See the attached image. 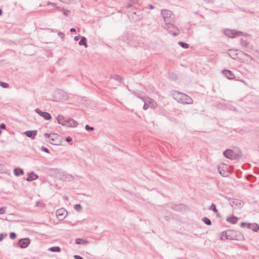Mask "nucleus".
<instances>
[{
  "mask_svg": "<svg viewBox=\"0 0 259 259\" xmlns=\"http://www.w3.org/2000/svg\"><path fill=\"white\" fill-rule=\"evenodd\" d=\"M161 15L162 16L164 22V28L169 30V33L173 36H177L179 34V29L173 24L174 21V15L172 12L168 10H161Z\"/></svg>",
  "mask_w": 259,
  "mask_h": 259,
  "instance_id": "nucleus-1",
  "label": "nucleus"
},
{
  "mask_svg": "<svg viewBox=\"0 0 259 259\" xmlns=\"http://www.w3.org/2000/svg\"><path fill=\"white\" fill-rule=\"evenodd\" d=\"M221 239L243 240V235L239 231L228 230L221 233Z\"/></svg>",
  "mask_w": 259,
  "mask_h": 259,
  "instance_id": "nucleus-2",
  "label": "nucleus"
},
{
  "mask_svg": "<svg viewBox=\"0 0 259 259\" xmlns=\"http://www.w3.org/2000/svg\"><path fill=\"white\" fill-rule=\"evenodd\" d=\"M172 95L174 98L180 103L191 104L193 103L192 99L185 94L175 92Z\"/></svg>",
  "mask_w": 259,
  "mask_h": 259,
  "instance_id": "nucleus-3",
  "label": "nucleus"
},
{
  "mask_svg": "<svg viewBox=\"0 0 259 259\" xmlns=\"http://www.w3.org/2000/svg\"><path fill=\"white\" fill-rule=\"evenodd\" d=\"M44 137L47 139L46 141L54 145H60L62 143V137L56 133H45Z\"/></svg>",
  "mask_w": 259,
  "mask_h": 259,
  "instance_id": "nucleus-4",
  "label": "nucleus"
},
{
  "mask_svg": "<svg viewBox=\"0 0 259 259\" xmlns=\"http://www.w3.org/2000/svg\"><path fill=\"white\" fill-rule=\"evenodd\" d=\"M224 34L230 38H235L239 36H246L247 34L240 31H237L235 30L225 29L224 30Z\"/></svg>",
  "mask_w": 259,
  "mask_h": 259,
  "instance_id": "nucleus-5",
  "label": "nucleus"
},
{
  "mask_svg": "<svg viewBox=\"0 0 259 259\" xmlns=\"http://www.w3.org/2000/svg\"><path fill=\"white\" fill-rule=\"evenodd\" d=\"M225 157L230 159H236L238 158V155L233 151L230 149H227L223 152Z\"/></svg>",
  "mask_w": 259,
  "mask_h": 259,
  "instance_id": "nucleus-6",
  "label": "nucleus"
},
{
  "mask_svg": "<svg viewBox=\"0 0 259 259\" xmlns=\"http://www.w3.org/2000/svg\"><path fill=\"white\" fill-rule=\"evenodd\" d=\"M242 227H244V225H247V228L252 230L255 232H258L259 230V226L257 224H250L248 223L242 222L240 224Z\"/></svg>",
  "mask_w": 259,
  "mask_h": 259,
  "instance_id": "nucleus-7",
  "label": "nucleus"
},
{
  "mask_svg": "<svg viewBox=\"0 0 259 259\" xmlns=\"http://www.w3.org/2000/svg\"><path fill=\"white\" fill-rule=\"evenodd\" d=\"M35 111L39 116L43 117L45 120H49L52 118L51 114L48 112L42 111L38 108L35 109Z\"/></svg>",
  "mask_w": 259,
  "mask_h": 259,
  "instance_id": "nucleus-8",
  "label": "nucleus"
},
{
  "mask_svg": "<svg viewBox=\"0 0 259 259\" xmlns=\"http://www.w3.org/2000/svg\"><path fill=\"white\" fill-rule=\"evenodd\" d=\"M30 243V240L28 238H22L19 240L18 246L22 248H26Z\"/></svg>",
  "mask_w": 259,
  "mask_h": 259,
  "instance_id": "nucleus-9",
  "label": "nucleus"
},
{
  "mask_svg": "<svg viewBox=\"0 0 259 259\" xmlns=\"http://www.w3.org/2000/svg\"><path fill=\"white\" fill-rule=\"evenodd\" d=\"M77 125V122L73 119L66 117L64 126L67 127H75Z\"/></svg>",
  "mask_w": 259,
  "mask_h": 259,
  "instance_id": "nucleus-10",
  "label": "nucleus"
},
{
  "mask_svg": "<svg viewBox=\"0 0 259 259\" xmlns=\"http://www.w3.org/2000/svg\"><path fill=\"white\" fill-rule=\"evenodd\" d=\"M60 179L63 181H71L74 179V177L70 174L63 172L60 175Z\"/></svg>",
  "mask_w": 259,
  "mask_h": 259,
  "instance_id": "nucleus-11",
  "label": "nucleus"
},
{
  "mask_svg": "<svg viewBox=\"0 0 259 259\" xmlns=\"http://www.w3.org/2000/svg\"><path fill=\"white\" fill-rule=\"evenodd\" d=\"M139 4L138 0H130L126 4L127 8H133L137 10V6Z\"/></svg>",
  "mask_w": 259,
  "mask_h": 259,
  "instance_id": "nucleus-12",
  "label": "nucleus"
},
{
  "mask_svg": "<svg viewBox=\"0 0 259 259\" xmlns=\"http://www.w3.org/2000/svg\"><path fill=\"white\" fill-rule=\"evenodd\" d=\"M229 202L230 204L233 207H239L241 205L240 201L238 199L229 198Z\"/></svg>",
  "mask_w": 259,
  "mask_h": 259,
  "instance_id": "nucleus-13",
  "label": "nucleus"
},
{
  "mask_svg": "<svg viewBox=\"0 0 259 259\" xmlns=\"http://www.w3.org/2000/svg\"><path fill=\"white\" fill-rule=\"evenodd\" d=\"M37 131L36 130L27 131L24 133V134L28 138L34 140L37 135Z\"/></svg>",
  "mask_w": 259,
  "mask_h": 259,
  "instance_id": "nucleus-14",
  "label": "nucleus"
},
{
  "mask_svg": "<svg viewBox=\"0 0 259 259\" xmlns=\"http://www.w3.org/2000/svg\"><path fill=\"white\" fill-rule=\"evenodd\" d=\"M223 74L225 75V76L229 79H233L235 78V75L234 73L228 70H224L223 71Z\"/></svg>",
  "mask_w": 259,
  "mask_h": 259,
  "instance_id": "nucleus-15",
  "label": "nucleus"
},
{
  "mask_svg": "<svg viewBox=\"0 0 259 259\" xmlns=\"http://www.w3.org/2000/svg\"><path fill=\"white\" fill-rule=\"evenodd\" d=\"M66 211L64 209H60L57 210L56 215L59 220H63L65 217Z\"/></svg>",
  "mask_w": 259,
  "mask_h": 259,
  "instance_id": "nucleus-16",
  "label": "nucleus"
},
{
  "mask_svg": "<svg viewBox=\"0 0 259 259\" xmlns=\"http://www.w3.org/2000/svg\"><path fill=\"white\" fill-rule=\"evenodd\" d=\"M38 176L36 175L33 171H32L28 174V177L26 180L28 182H30L33 180H36Z\"/></svg>",
  "mask_w": 259,
  "mask_h": 259,
  "instance_id": "nucleus-17",
  "label": "nucleus"
},
{
  "mask_svg": "<svg viewBox=\"0 0 259 259\" xmlns=\"http://www.w3.org/2000/svg\"><path fill=\"white\" fill-rule=\"evenodd\" d=\"M227 221L232 224H235L237 223L238 218L236 217H235L234 215H232L230 217H228L227 218Z\"/></svg>",
  "mask_w": 259,
  "mask_h": 259,
  "instance_id": "nucleus-18",
  "label": "nucleus"
},
{
  "mask_svg": "<svg viewBox=\"0 0 259 259\" xmlns=\"http://www.w3.org/2000/svg\"><path fill=\"white\" fill-rule=\"evenodd\" d=\"M146 101H147L149 106H150L152 108H155L156 105V103L155 101L150 98H145Z\"/></svg>",
  "mask_w": 259,
  "mask_h": 259,
  "instance_id": "nucleus-19",
  "label": "nucleus"
},
{
  "mask_svg": "<svg viewBox=\"0 0 259 259\" xmlns=\"http://www.w3.org/2000/svg\"><path fill=\"white\" fill-rule=\"evenodd\" d=\"M66 118V117L60 114L58 116L57 119L59 124L64 125Z\"/></svg>",
  "mask_w": 259,
  "mask_h": 259,
  "instance_id": "nucleus-20",
  "label": "nucleus"
},
{
  "mask_svg": "<svg viewBox=\"0 0 259 259\" xmlns=\"http://www.w3.org/2000/svg\"><path fill=\"white\" fill-rule=\"evenodd\" d=\"M14 174L16 176H19L24 174L23 169L20 168H16L14 170Z\"/></svg>",
  "mask_w": 259,
  "mask_h": 259,
  "instance_id": "nucleus-21",
  "label": "nucleus"
},
{
  "mask_svg": "<svg viewBox=\"0 0 259 259\" xmlns=\"http://www.w3.org/2000/svg\"><path fill=\"white\" fill-rule=\"evenodd\" d=\"M78 44L79 46H84L85 48L88 47V45L87 43V39L84 36L81 37V39L79 41Z\"/></svg>",
  "mask_w": 259,
  "mask_h": 259,
  "instance_id": "nucleus-22",
  "label": "nucleus"
},
{
  "mask_svg": "<svg viewBox=\"0 0 259 259\" xmlns=\"http://www.w3.org/2000/svg\"><path fill=\"white\" fill-rule=\"evenodd\" d=\"M75 242L77 244H87L88 242L81 238H77L75 239Z\"/></svg>",
  "mask_w": 259,
  "mask_h": 259,
  "instance_id": "nucleus-23",
  "label": "nucleus"
},
{
  "mask_svg": "<svg viewBox=\"0 0 259 259\" xmlns=\"http://www.w3.org/2000/svg\"><path fill=\"white\" fill-rule=\"evenodd\" d=\"M229 55L232 58L235 59L236 58V56L237 55V54L236 52V51L234 50H230L229 53Z\"/></svg>",
  "mask_w": 259,
  "mask_h": 259,
  "instance_id": "nucleus-24",
  "label": "nucleus"
},
{
  "mask_svg": "<svg viewBox=\"0 0 259 259\" xmlns=\"http://www.w3.org/2000/svg\"><path fill=\"white\" fill-rule=\"evenodd\" d=\"M49 250L52 251V252H60V250H61V248L59 246H54V247H50L49 249Z\"/></svg>",
  "mask_w": 259,
  "mask_h": 259,
  "instance_id": "nucleus-25",
  "label": "nucleus"
},
{
  "mask_svg": "<svg viewBox=\"0 0 259 259\" xmlns=\"http://www.w3.org/2000/svg\"><path fill=\"white\" fill-rule=\"evenodd\" d=\"M137 97H138V98H139L141 99L143 101V102L145 103V104H144V106H143V109H144V110H147V109L148 108V107H149V105L148 104V103H147V101H146V100H145V97L141 98V97H140V96H137Z\"/></svg>",
  "mask_w": 259,
  "mask_h": 259,
  "instance_id": "nucleus-26",
  "label": "nucleus"
},
{
  "mask_svg": "<svg viewBox=\"0 0 259 259\" xmlns=\"http://www.w3.org/2000/svg\"><path fill=\"white\" fill-rule=\"evenodd\" d=\"M112 78L113 79H114L115 80H116L119 83H120L122 82V78L120 76H119L118 75H114L113 76Z\"/></svg>",
  "mask_w": 259,
  "mask_h": 259,
  "instance_id": "nucleus-27",
  "label": "nucleus"
},
{
  "mask_svg": "<svg viewBox=\"0 0 259 259\" xmlns=\"http://www.w3.org/2000/svg\"><path fill=\"white\" fill-rule=\"evenodd\" d=\"M183 207V205L182 204L175 205L172 206V209L174 210H180L181 208Z\"/></svg>",
  "mask_w": 259,
  "mask_h": 259,
  "instance_id": "nucleus-28",
  "label": "nucleus"
},
{
  "mask_svg": "<svg viewBox=\"0 0 259 259\" xmlns=\"http://www.w3.org/2000/svg\"><path fill=\"white\" fill-rule=\"evenodd\" d=\"M240 44L245 47H247L248 46V41L247 40H244L243 39H240Z\"/></svg>",
  "mask_w": 259,
  "mask_h": 259,
  "instance_id": "nucleus-29",
  "label": "nucleus"
},
{
  "mask_svg": "<svg viewBox=\"0 0 259 259\" xmlns=\"http://www.w3.org/2000/svg\"><path fill=\"white\" fill-rule=\"evenodd\" d=\"M202 221L207 225H210L211 224V221L207 217H204Z\"/></svg>",
  "mask_w": 259,
  "mask_h": 259,
  "instance_id": "nucleus-30",
  "label": "nucleus"
},
{
  "mask_svg": "<svg viewBox=\"0 0 259 259\" xmlns=\"http://www.w3.org/2000/svg\"><path fill=\"white\" fill-rule=\"evenodd\" d=\"M178 44L181 47H182V48H183L184 49H187L189 48V45L187 43L182 42V41H179V42H178Z\"/></svg>",
  "mask_w": 259,
  "mask_h": 259,
  "instance_id": "nucleus-31",
  "label": "nucleus"
},
{
  "mask_svg": "<svg viewBox=\"0 0 259 259\" xmlns=\"http://www.w3.org/2000/svg\"><path fill=\"white\" fill-rule=\"evenodd\" d=\"M209 209L213 211L214 212H218V210L216 208L215 205L213 203H212L211 205L209 206Z\"/></svg>",
  "mask_w": 259,
  "mask_h": 259,
  "instance_id": "nucleus-32",
  "label": "nucleus"
},
{
  "mask_svg": "<svg viewBox=\"0 0 259 259\" xmlns=\"http://www.w3.org/2000/svg\"><path fill=\"white\" fill-rule=\"evenodd\" d=\"M74 208L75 210H76L78 212H79L81 211L82 209L81 206L79 204H76L74 205Z\"/></svg>",
  "mask_w": 259,
  "mask_h": 259,
  "instance_id": "nucleus-33",
  "label": "nucleus"
},
{
  "mask_svg": "<svg viewBox=\"0 0 259 259\" xmlns=\"http://www.w3.org/2000/svg\"><path fill=\"white\" fill-rule=\"evenodd\" d=\"M62 12L65 16H68L70 15L71 12L70 11L66 9H63Z\"/></svg>",
  "mask_w": 259,
  "mask_h": 259,
  "instance_id": "nucleus-34",
  "label": "nucleus"
},
{
  "mask_svg": "<svg viewBox=\"0 0 259 259\" xmlns=\"http://www.w3.org/2000/svg\"><path fill=\"white\" fill-rule=\"evenodd\" d=\"M142 18H143V15H142L141 13L137 15V17H134V16H133V18L135 20H136V21L142 19Z\"/></svg>",
  "mask_w": 259,
  "mask_h": 259,
  "instance_id": "nucleus-35",
  "label": "nucleus"
},
{
  "mask_svg": "<svg viewBox=\"0 0 259 259\" xmlns=\"http://www.w3.org/2000/svg\"><path fill=\"white\" fill-rule=\"evenodd\" d=\"M6 210L7 207L6 206L0 207V214H4L6 212Z\"/></svg>",
  "mask_w": 259,
  "mask_h": 259,
  "instance_id": "nucleus-36",
  "label": "nucleus"
},
{
  "mask_svg": "<svg viewBox=\"0 0 259 259\" xmlns=\"http://www.w3.org/2000/svg\"><path fill=\"white\" fill-rule=\"evenodd\" d=\"M0 85L4 88H7L9 86L8 83L2 81H0Z\"/></svg>",
  "mask_w": 259,
  "mask_h": 259,
  "instance_id": "nucleus-37",
  "label": "nucleus"
},
{
  "mask_svg": "<svg viewBox=\"0 0 259 259\" xmlns=\"http://www.w3.org/2000/svg\"><path fill=\"white\" fill-rule=\"evenodd\" d=\"M85 129L87 130V131H93L94 130V127H92V126H89V125H86L85 126Z\"/></svg>",
  "mask_w": 259,
  "mask_h": 259,
  "instance_id": "nucleus-38",
  "label": "nucleus"
},
{
  "mask_svg": "<svg viewBox=\"0 0 259 259\" xmlns=\"http://www.w3.org/2000/svg\"><path fill=\"white\" fill-rule=\"evenodd\" d=\"M10 238L12 239H14L16 238V233H14V232H11L10 234Z\"/></svg>",
  "mask_w": 259,
  "mask_h": 259,
  "instance_id": "nucleus-39",
  "label": "nucleus"
},
{
  "mask_svg": "<svg viewBox=\"0 0 259 259\" xmlns=\"http://www.w3.org/2000/svg\"><path fill=\"white\" fill-rule=\"evenodd\" d=\"M7 234L1 233L0 234V241H2L7 236Z\"/></svg>",
  "mask_w": 259,
  "mask_h": 259,
  "instance_id": "nucleus-40",
  "label": "nucleus"
},
{
  "mask_svg": "<svg viewBox=\"0 0 259 259\" xmlns=\"http://www.w3.org/2000/svg\"><path fill=\"white\" fill-rule=\"evenodd\" d=\"M41 149L42 151H44V152H46L47 153H50L49 150L48 148H46V147H42Z\"/></svg>",
  "mask_w": 259,
  "mask_h": 259,
  "instance_id": "nucleus-41",
  "label": "nucleus"
},
{
  "mask_svg": "<svg viewBox=\"0 0 259 259\" xmlns=\"http://www.w3.org/2000/svg\"><path fill=\"white\" fill-rule=\"evenodd\" d=\"M58 35L62 38L63 39L64 38L65 35L62 32H59L58 33Z\"/></svg>",
  "mask_w": 259,
  "mask_h": 259,
  "instance_id": "nucleus-42",
  "label": "nucleus"
},
{
  "mask_svg": "<svg viewBox=\"0 0 259 259\" xmlns=\"http://www.w3.org/2000/svg\"><path fill=\"white\" fill-rule=\"evenodd\" d=\"M74 257L75 259H84L83 257L78 255H75Z\"/></svg>",
  "mask_w": 259,
  "mask_h": 259,
  "instance_id": "nucleus-43",
  "label": "nucleus"
},
{
  "mask_svg": "<svg viewBox=\"0 0 259 259\" xmlns=\"http://www.w3.org/2000/svg\"><path fill=\"white\" fill-rule=\"evenodd\" d=\"M72 141V138L70 137H68L66 138V141L67 142H70Z\"/></svg>",
  "mask_w": 259,
  "mask_h": 259,
  "instance_id": "nucleus-44",
  "label": "nucleus"
},
{
  "mask_svg": "<svg viewBox=\"0 0 259 259\" xmlns=\"http://www.w3.org/2000/svg\"><path fill=\"white\" fill-rule=\"evenodd\" d=\"M48 5H52V6H53V7H55V6H56V4L55 3H52V2H48Z\"/></svg>",
  "mask_w": 259,
  "mask_h": 259,
  "instance_id": "nucleus-45",
  "label": "nucleus"
},
{
  "mask_svg": "<svg viewBox=\"0 0 259 259\" xmlns=\"http://www.w3.org/2000/svg\"><path fill=\"white\" fill-rule=\"evenodd\" d=\"M61 93H62L60 91H57V92H56L55 95V97H56V96L60 95Z\"/></svg>",
  "mask_w": 259,
  "mask_h": 259,
  "instance_id": "nucleus-46",
  "label": "nucleus"
},
{
  "mask_svg": "<svg viewBox=\"0 0 259 259\" xmlns=\"http://www.w3.org/2000/svg\"><path fill=\"white\" fill-rule=\"evenodd\" d=\"M0 128H3V129L5 128H6V125L4 123L1 124V125H0Z\"/></svg>",
  "mask_w": 259,
  "mask_h": 259,
  "instance_id": "nucleus-47",
  "label": "nucleus"
},
{
  "mask_svg": "<svg viewBox=\"0 0 259 259\" xmlns=\"http://www.w3.org/2000/svg\"><path fill=\"white\" fill-rule=\"evenodd\" d=\"M59 1L65 3H68L70 1V0H59Z\"/></svg>",
  "mask_w": 259,
  "mask_h": 259,
  "instance_id": "nucleus-48",
  "label": "nucleus"
},
{
  "mask_svg": "<svg viewBox=\"0 0 259 259\" xmlns=\"http://www.w3.org/2000/svg\"><path fill=\"white\" fill-rule=\"evenodd\" d=\"M148 8H149L150 9H154V7L152 5H148Z\"/></svg>",
  "mask_w": 259,
  "mask_h": 259,
  "instance_id": "nucleus-49",
  "label": "nucleus"
},
{
  "mask_svg": "<svg viewBox=\"0 0 259 259\" xmlns=\"http://www.w3.org/2000/svg\"><path fill=\"white\" fill-rule=\"evenodd\" d=\"M70 31L71 32H76V30H75V28H71V29H70Z\"/></svg>",
  "mask_w": 259,
  "mask_h": 259,
  "instance_id": "nucleus-50",
  "label": "nucleus"
},
{
  "mask_svg": "<svg viewBox=\"0 0 259 259\" xmlns=\"http://www.w3.org/2000/svg\"><path fill=\"white\" fill-rule=\"evenodd\" d=\"M74 40L75 41H77L79 39V36H75L74 38Z\"/></svg>",
  "mask_w": 259,
  "mask_h": 259,
  "instance_id": "nucleus-51",
  "label": "nucleus"
},
{
  "mask_svg": "<svg viewBox=\"0 0 259 259\" xmlns=\"http://www.w3.org/2000/svg\"><path fill=\"white\" fill-rule=\"evenodd\" d=\"M225 171H224V172H222V171H220V174L223 176H225Z\"/></svg>",
  "mask_w": 259,
  "mask_h": 259,
  "instance_id": "nucleus-52",
  "label": "nucleus"
},
{
  "mask_svg": "<svg viewBox=\"0 0 259 259\" xmlns=\"http://www.w3.org/2000/svg\"><path fill=\"white\" fill-rule=\"evenodd\" d=\"M60 100H61V99H60V98H56V99H55V101H59Z\"/></svg>",
  "mask_w": 259,
  "mask_h": 259,
  "instance_id": "nucleus-53",
  "label": "nucleus"
},
{
  "mask_svg": "<svg viewBox=\"0 0 259 259\" xmlns=\"http://www.w3.org/2000/svg\"><path fill=\"white\" fill-rule=\"evenodd\" d=\"M2 13H3L2 10V9H0V16H1L2 15Z\"/></svg>",
  "mask_w": 259,
  "mask_h": 259,
  "instance_id": "nucleus-54",
  "label": "nucleus"
},
{
  "mask_svg": "<svg viewBox=\"0 0 259 259\" xmlns=\"http://www.w3.org/2000/svg\"><path fill=\"white\" fill-rule=\"evenodd\" d=\"M245 55L247 56V57H249L251 58V59H252V58L249 55H248V54H245Z\"/></svg>",
  "mask_w": 259,
  "mask_h": 259,
  "instance_id": "nucleus-55",
  "label": "nucleus"
},
{
  "mask_svg": "<svg viewBox=\"0 0 259 259\" xmlns=\"http://www.w3.org/2000/svg\"><path fill=\"white\" fill-rule=\"evenodd\" d=\"M136 13H136V11H133V14H134V15H136Z\"/></svg>",
  "mask_w": 259,
  "mask_h": 259,
  "instance_id": "nucleus-56",
  "label": "nucleus"
},
{
  "mask_svg": "<svg viewBox=\"0 0 259 259\" xmlns=\"http://www.w3.org/2000/svg\"><path fill=\"white\" fill-rule=\"evenodd\" d=\"M195 14L196 15H197V14H198V13H197V12H196V13H195Z\"/></svg>",
  "mask_w": 259,
  "mask_h": 259,
  "instance_id": "nucleus-57",
  "label": "nucleus"
},
{
  "mask_svg": "<svg viewBox=\"0 0 259 259\" xmlns=\"http://www.w3.org/2000/svg\"><path fill=\"white\" fill-rule=\"evenodd\" d=\"M244 227H247V225H244Z\"/></svg>",
  "mask_w": 259,
  "mask_h": 259,
  "instance_id": "nucleus-58",
  "label": "nucleus"
}]
</instances>
